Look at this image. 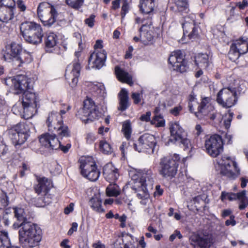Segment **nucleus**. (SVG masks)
<instances>
[{
  "label": "nucleus",
  "mask_w": 248,
  "mask_h": 248,
  "mask_svg": "<svg viewBox=\"0 0 248 248\" xmlns=\"http://www.w3.org/2000/svg\"><path fill=\"white\" fill-rule=\"evenodd\" d=\"M15 217L21 221L22 226L19 231V241L26 248H33L38 246L42 239L41 230L36 225L27 222L24 209L19 207L13 208Z\"/></svg>",
  "instance_id": "obj_1"
},
{
  "label": "nucleus",
  "mask_w": 248,
  "mask_h": 248,
  "mask_svg": "<svg viewBox=\"0 0 248 248\" xmlns=\"http://www.w3.org/2000/svg\"><path fill=\"white\" fill-rule=\"evenodd\" d=\"M131 187L135 191L140 204L145 205L151 203L148 189L152 188L154 181L153 172L150 169L141 170H131Z\"/></svg>",
  "instance_id": "obj_2"
},
{
  "label": "nucleus",
  "mask_w": 248,
  "mask_h": 248,
  "mask_svg": "<svg viewBox=\"0 0 248 248\" xmlns=\"http://www.w3.org/2000/svg\"><path fill=\"white\" fill-rule=\"evenodd\" d=\"M20 30L23 38L27 42L37 44L42 42L43 33L39 24L34 22H24L21 24Z\"/></svg>",
  "instance_id": "obj_3"
},
{
  "label": "nucleus",
  "mask_w": 248,
  "mask_h": 248,
  "mask_svg": "<svg viewBox=\"0 0 248 248\" xmlns=\"http://www.w3.org/2000/svg\"><path fill=\"white\" fill-rule=\"evenodd\" d=\"M58 5L48 2H41L37 7L38 17L45 26H51L56 21L58 15Z\"/></svg>",
  "instance_id": "obj_4"
},
{
  "label": "nucleus",
  "mask_w": 248,
  "mask_h": 248,
  "mask_svg": "<svg viewBox=\"0 0 248 248\" xmlns=\"http://www.w3.org/2000/svg\"><path fill=\"white\" fill-rule=\"evenodd\" d=\"M180 159V157L177 154L162 158L160 163V174L166 178L174 177L176 174Z\"/></svg>",
  "instance_id": "obj_5"
},
{
  "label": "nucleus",
  "mask_w": 248,
  "mask_h": 248,
  "mask_svg": "<svg viewBox=\"0 0 248 248\" xmlns=\"http://www.w3.org/2000/svg\"><path fill=\"white\" fill-rule=\"evenodd\" d=\"M81 174L91 181H96L100 175L95 162L92 157H82L79 159Z\"/></svg>",
  "instance_id": "obj_6"
},
{
  "label": "nucleus",
  "mask_w": 248,
  "mask_h": 248,
  "mask_svg": "<svg viewBox=\"0 0 248 248\" xmlns=\"http://www.w3.org/2000/svg\"><path fill=\"white\" fill-rule=\"evenodd\" d=\"M30 132L29 125L19 123L8 130L9 136L15 146L23 144L27 140Z\"/></svg>",
  "instance_id": "obj_7"
},
{
  "label": "nucleus",
  "mask_w": 248,
  "mask_h": 248,
  "mask_svg": "<svg viewBox=\"0 0 248 248\" xmlns=\"http://www.w3.org/2000/svg\"><path fill=\"white\" fill-rule=\"evenodd\" d=\"M76 115L83 121L87 123L97 119L100 113L96 109L93 101L90 98H87L84 100L83 107L78 111Z\"/></svg>",
  "instance_id": "obj_8"
},
{
  "label": "nucleus",
  "mask_w": 248,
  "mask_h": 248,
  "mask_svg": "<svg viewBox=\"0 0 248 248\" xmlns=\"http://www.w3.org/2000/svg\"><path fill=\"white\" fill-rule=\"evenodd\" d=\"M221 166L220 173L227 177L234 179L240 174V169L236 162L227 156H223L219 161Z\"/></svg>",
  "instance_id": "obj_9"
},
{
  "label": "nucleus",
  "mask_w": 248,
  "mask_h": 248,
  "mask_svg": "<svg viewBox=\"0 0 248 248\" xmlns=\"http://www.w3.org/2000/svg\"><path fill=\"white\" fill-rule=\"evenodd\" d=\"M217 101L223 108H229L236 103V91L235 88H225L217 93Z\"/></svg>",
  "instance_id": "obj_10"
},
{
  "label": "nucleus",
  "mask_w": 248,
  "mask_h": 248,
  "mask_svg": "<svg viewBox=\"0 0 248 248\" xmlns=\"http://www.w3.org/2000/svg\"><path fill=\"white\" fill-rule=\"evenodd\" d=\"M205 147L207 153L213 157H217L223 150V142L218 135L211 136L206 140Z\"/></svg>",
  "instance_id": "obj_11"
},
{
  "label": "nucleus",
  "mask_w": 248,
  "mask_h": 248,
  "mask_svg": "<svg viewBox=\"0 0 248 248\" xmlns=\"http://www.w3.org/2000/svg\"><path fill=\"white\" fill-rule=\"evenodd\" d=\"M156 143L155 138L153 135L145 133L140 137L134 146L135 150L139 152H144L149 149H152L154 151Z\"/></svg>",
  "instance_id": "obj_12"
},
{
  "label": "nucleus",
  "mask_w": 248,
  "mask_h": 248,
  "mask_svg": "<svg viewBox=\"0 0 248 248\" xmlns=\"http://www.w3.org/2000/svg\"><path fill=\"white\" fill-rule=\"evenodd\" d=\"M80 69V64L78 62H73L67 67L65 76L72 88L75 87L77 85Z\"/></svg>",
  "instance_id": "obj_13"
},
{
  "label": "nucleus",
  "mask_w": 248,
  "mask_h": 248,
  "mask_svg": "<svg viewBox=\"0 0 248 248\" xmlns=\"http://www.w3.org/2000/svg\"><path fill=\"white\" fill-rule=\"evenodd\" d=\"M168 61L175 71L183 73L187 70L186 62L180 51L173 52L170 56Z\"/></svg>",
  "instance_id": "obj_14"
},
{
  "label": "nucleus",
  "mask_w": 248,
  "mask_h": 248,
  "mask_svg": "<svg viewBox=\"0 0 248 248\" xmlns=\"http://www.w3.org/2000/svg\"><path fill=\"white\" fill-rule=\"evenodd\" d=\"M195 15L191 14L189 16L185 18V21L183 23L184 35L187 36L189 39H195L198 35V28L195 26Z\"/></svg>",
  "instance_id": "obj_15"
},
{
  "label": "nucleus",
  "mask_w": 248,
  "mask_h": 248,
  "mask_svg": "<svg viewBox=\"0 0 248 248\" xmlns=\"http://www.w3.org/2000/svg\"><path fill=\"white\" fill-rule=\"evenodd\" d=\"M106 56L107 53L104 50H96L89 59V67L98 69L101 68L104 64Z\"/></svg>",
  "instance_id": "obj_16"
},
{
  "label": "nucleus",
  "mask_w": 248,
  "mask_h": 248,
  "mask_svg": "<svg viewBox=\"0 0 248 248\" xmlns=\"http://www.w3.org/2000/svg\"><path fill=\"white\" fill-rule=\"evenodd\" d=\"M189 241L194 248H209L213 243L210 236L207 235L201 236L196 234L191 235Z\"/></svg>",
  "instance_id": "obj_17"
},
{
  "label": "nucleus",
  "mask_w": 248,
  "mask_h": 248,
  "mask_svg": "<svg viewBox=\"0 0 248 248\" xmlns=\"http://www.w3.org/2000/svg\"><path fill=\"white\" fill-rule=\"evenodd\" d=\"M13 84L16 94L23 93L28 90L31 89L29 79L25 76H17L14 78Z\"/></svg>",
  "instance_id": "obj_18"
},
{
  "label": "nucleus",
  "mask_w": 248,
  "mask_h": 248,
  "mask_svg": "<svg viewBox=\"0 0 248 248\" xmlns=\"http://www.w3.org/2000/svg\"><path fill=\"white\" fill-rule=\"evenodd\" d=\"M246 191L245 190L236 194L222 192L221 195V199L222 201H224L225 199H228L229 201L238 199L240 201L239 206V209L242 210L245 209L248 205V200L246 197Z\"/></svg>",
  "instance_id": "obj_19"
},
{
  "label": "nucleus",
  "mask_w": 248,
  "mask_h": 248,
  "mask_svg": "<svg viewBox=\"0 0 248 248\" xmlns=\"http://www.w3.org/2000/svg\"><path fill=\"white\" fill-rule=\"evenodd\" d=\"M210 98H204L198 106V111L195 112V116L199 119H206L213 111L214 107L210 102Z\"/></svg>",
  "instance_id": "obj_20"
},
{
  "label": "nucleus",
  "mask_w": 248,
  "mask_h": 248,
  "mask_svg": "<svg viewBox=\"0 0 248 248\" xmlns=\"http://www.w3.org/2000/svg\"><path fill=\"white\" fill-rule=\"evenodd\" d=\"M39 141L42 146L50 149H57L61 146L60 141L55 134L46 133L42 135L39 138Z\"/></svg>",
  "instance_id": "obj_21"
},
{
  "label": "nucleus",
  "mask_w": 248,
  "mask_h": 248,
  "mask_svg": "<svg viewBox=\"0 0 248 248\" xmlns=\"http://www.w3.org/2000/svg\"><path fill=\"white\" fill-rule=\"evenodd\" d=\"M22 52V47L20 45L14 42L12 43L10 48L7 50L3 55V58L5 61L11 62L14 66Z\"/></svg>",
  "instance_id": "obj_22"
},
{
  "label": "nucleus",
  "mask_w": 248,
  "mask_h": 248,
  "mask_svg": "<svg viewBox=\"0 0 248 248\" xmlns=\"http://www.w3.org/2000/svg\"><path fill=\"white\" fill-rule=\"evenodd\" d=\"M152 25L151 18L149 17L148 22L143 23L140 29V41L145 45H147L153 39V32L150 30Z\"/></svg>",
  "instance_id": "obj_23"
},
{
  "label": "nucleus",
  "mask_w": 248,
  "mask_h": 248,
  "mask_svg": "<svg viewBox=\"0 0 248 248\" xmlns=\"http://www.w3.org/2000/svg\"><path fill=\"white\" fill-rule=\"evenodd\" d=\"M169 126L170 135L169 141L175 143L179 139L182 138V136L184 135V130L178 122H170Z\"/></svg>",
  "instance_id": "obj_24"
},
{
  "label": "nucleus",
  "mask_w": 248,
  "mask_h": 248,
  "mask_svg": "<svg viewBox=\"0 0 248 248\" xmlns=\"http://www.w3.org/2000/svg\"><path fill=\"white\" fill-rule=\"evenodd\" d=\"M62 123V116L56 111L50 113L46 119V124L49 131H54Z\"/></svg>",
  "instance_id": "obj_25"
},
{
  "label": "nucleus",
  "mask_w": 248,
  "mask_h": 248,
  "mask_svg": "<svg viewBox=\"0 0 248 248\" xmlns=\"http://www.w3.org/2000/svg\"><path fill=\"white\" fill-rule=\"evenodd\" d=\"M22 109L23 110V114H22L21 111H17L18 105L16 104L13 106L12 111L16 115H20L25 119H29L31 118L34 115L36 111L35 107L36 105H22Z\"/></svg>",
  "instance_id": "obj_26"
},
{
  "label": "nucleus",
  "mask_w": 248,
  "mask_h": 248,
  "mask_svg": "<svg viewBox=\"0 0 248 248\" xmlns=\"http://www.w3.org/2000/svg\"><path fill=\"white\" fill-rule=\"evenodd\" d=\"M38 184L34 186L35 192L40 194L41 193L46 194L51 187H53L52 181L45 177L39 178Z\"/></svg>",
  "instance_id": "obj_27"
},
{
  "label": "nucleus",
  "mask_w": 248,
  "mask_h": 248,
  "mask_svg": "<svg viewBox=\"0 0 248 248\" xmlns=\"http://www.w3.org/2000/svg\"><path fill=\"white\" fill-rule=\"evenodd\" d=\"M58 40V37L54 32L47 33L45 39L46 51L52 52L57 47Z\"/></svg>",
  "instance_id": "obj_28"
},
{
  "label": "nucleus",
  "mask_w": 248,
  "mask_h": 248,
  "mask_svg": "<svg viewBox=\"0 0 248 248\" xmlns=\"http://www.w3.org/2000/svg\"><path fill=\"white\" fill-rule=\"evenodd\" d=\"M115 70L116 75L119 81L126 83L130 86L133 85L132 78L130 74L118 66L115 67Z\"/></svg>",
  "instance_id": "obj_29"
},
{
  "label": "nucleus",
  "mask_w": 248,
  "mask_h": 248,
  "mask_svg": "<svg viewBox=\"0 0 248 248\" xmlns=\"http://www.w3.org/2000/svg\"><path fill=\"white\" fill-rule=\"evenodd\" d=\"M139 7L142 13L150 14L153 12L155 7L154 0H140Z\"/></svg>",
  "instance_id": "obj_30"
},
{
  "label": "nucleus",
  "mask_w": 248,
  "mask_h": 248,
  "mask_svg": "<svg viewBox=\"0 0 248 248\" xmlns=\"http://www.w3.org/2000/svg\"><path fill=\"white\" fill-rule=\"evenodd\" d=\"M196 64L202 69H207L211 65L209 60V56L204 53L199 54L195 57Z\"/></svg>",
  "instance_id": "obj_31"
},
{
  "label": "nucleus",
  "mask_w": 248,
  "mask_h": 248,
  "mask_svg": "<svg viewBox=\"0 0 248 248\" xmlns=\"http://www.w3.org/2000/svg\"><path fill=\"white\" fill-rule=\"evenodd\" d=\"M16 9L0 8V21L8 23L15 16Z\"/></svg>",
  "instance_id": "obj_32"
},
{
  "label": "nucleus",
  "mask_w": 248,
  "mask_h": 248,
  "mask_svg": "<svg viewBox=\"0 0 248 248\" xmlns=\"http://www.w3.org/2000/svg\"><path fill=\"white\" fill-rule=\"evenodd\" d=\"M232 45L241 54L248 52V38H240L236 40Z\"/></svg>",
  "instance_id": "obj_33"
},
{
  "label": "nucleus",
  "mask_w": 248,
  "mask_h": 248,
  "mask_svg": "<svg viewBox=\"0 0 248 248\" xmlns=\"http://www.w3.org/2000/svg\"><path fill=\"white\" fill-rule=\"evenodd\" d=\"M119 106L118 109L123 111L127 109L129 105L127 91L124 89H122L119 94Z\"/></svg>",
  "instance_id": "obj_34"
},
{
  "label": "nucleus",
  "mask_w": 248,
  "mask_h": 248,
  "mask_svg": "<svg viewBox=\"0 0 248 248\" xmlns=\"http://www.w3.org/2000/svg\"><path fill=\"white\" fill-rule=\"evenodd\" d=\"M23 94L22 105H36V98L34 93L28 90Z\"/></svg>",
  "instance_id": "obj_35"
},
{
  "label": "nucleus",
  "mask_w": 248,
  "mask_h": 248,
  "mask_svg": "<svg viewBox=\"0 0 248 248\" xmlns=\"http://www.w3.org/2000/svg\"><path fill=\"white\" fill-rule=\"evenodd\" d=\"M32 61L31 55L25 51H22L18 59H16V62L14 63L15 68H17L22 66L24 63H29Z\"/></svg>",
  "instance_id": "obj_36"
},
{
  "label": "nucleus",
  "mask_w": 248,
  "mask_h": 248,
  "mask_svg": "<svg viewBox=\"0 0 248 248\" xmlns=\"http://www.w3.org/2000/svg\"><path fill=\"white\" fill-rule=\"evenodd\" d=\"M91 208L98 213H103L105 210L102 207V201L99 197H93L90 200Z\"/></svg>",
  "instance_id": "obj_37"
},
{
  "label": "nucleus",
  "mask_w": 248,
  "mask_h": 248,
  "mask_svg": "<svg viewBox=\"0 0 248 248\" xmlns=\"http://www.w3.org/2000/svg\"><path fill=\"white\" fill-rule=\"evenodd\" d=\"M10 198H14L13 193L10 192L7 195L6 193L0 189V202L2 207H5L8 205Z\"/></svg>",
  "instance_id": "obj_38"
},
{
  "label": "nucleus",
  "mask_w": 248,
  "mask_h": 248,
  "mask_svg": "<svg viewBox=\"0 0 248 248\" xmlns=\"http://www.w3.org/2000/svg\"><path fill=\"white\" fill-rule=\"evenodd\" d=\"M59 137H68L70 136V132L67 125L62 123L55 130Z\"/></svg>",
  "instance_id": "obj_39"
},
{
  "label": "nucleus",
  "mask_w": 248,
  "mask_h": 248,
  "mask_svg": "<svg viewBox=\"0 0 248 248\" xmlns=\"http://www.w3.org/2000/svg\"><path fill=\"white\" fill-rule=\"evenodd\" d=\"M174 2L179 12L187 13L189 10L187 0H174Z\"/></svg>",
  "instance_id": "obj_40"
},
{
  "label": "nucleus",
  "mask_w": 248,
  "mask_h": 248,
  "mask_svg": "<svg viewBox=\"0 0 248 248\" xmlns=\"http://www.w3.org/2000/svg\"><path fill=\"white\" fill-rule=\"evenodd\" d=\"M106 193L108 196L116 197L120 194V188L115 184H109L106 188Z\"/></svg>",
  "instance_id": "obj_41"
},
{
  "label": "nucleus",
  "mask_w": 248,
  "mask_h": 248,
  "mask_svg": "<svg viewBox=\"0 0 248 248\" xmlns=\"http://www.w3.org/2000/svg\"><path fill=\"white\" fill-rule=\"evenodd\" d=\"M10 245L7 232H0V248H8Z\"/></svg>",
  "instance_id": "obj_42"
},
{
  "label": "nucleus",
  "mask_w": 248,
  "mask_h": 248,
  "mask_svg": "<svg viewBox=\"0 0 248 248\" xmlns=\"http://www.w3.org/2000/svg\"><path fill=\"white\" fill-rule=\"evenodd\" d=\"M122 130L124 137L127 139H129L132 132L131 123L129 121H126L123 122Z\"/></svg>",
  "instance_id": "obj_43"
},
{
  "label": "nucleus",
  "mask_w": 248,
  "mask_h": 248,
  "mask_svg": "<svg viewBox=\"0 0 248 248\" xmlns=\"http://www.w3.org/2000/svg\"><path fill=\"white\" fill-rule=\"evenodd\" d=\"M99 148L100 151L105 154H109L112 152V148L111 145L105 140L100 141Z\"/></svg>",
  "instance_id": "obj_44"
},
{
  "label": "nucleus",
  "mask_w": 248,
  "mask_h": 248,
  "mask_svg": "<svg viewBox=\"0 0 248 248\" xmlns=\"http://www.w3.org/2000/svg\"><path fill=\"white\" fill-rule=\"evenodd\" d=\"M84 2V0H65V2L69 7L78 10L80 8Z\"/></svg>",
  "instance_id": "obj_45"
},
{
  "label": "nucleus",
  "mask_w": 248,
  "mask_h": 248,
  "mask_svg": "<svg viewBox=\"0 0 248 248\" xmlns=\"http://www.w3.org/2000/svg\"><path fill=\"white\" fill-rule=\"evenodd\" d=\"M198 106H200V105L198 103L195 96L191 95L189 96L188 102V108L190 111L195 113V112H196L195 111L196 108H197V111H198Z\"/></svg>",
  "instance_id": "obj_46"
},
{
  "label": "nucleus",
  "mask_w": 248,
  "mask_h": 248,
  "mask_svg": "<svg viewBox=\"0 0 248 248\" xmlns=\"http://www.w3.org/2000/svg\"><path fill=\"white\" fill-rule=\"evenodd\" d=\"M131 237L130 235H126L119 237L114 243V247L115 248H123L124 242L128 241L129 239H131Z\"/></svg>",
  "instance_id": "obj_47"
},
{
  "label": "nucleus",
  "mask_w": 248,
  "mask_h": 248,
  "mask_svg": "<svg viewBox=\"0 0 248 248\" xmlns=\"http://www.w3.org/2000/svg\"><path fill=\"white\" fill-rule=\"evenodd\" d=\"M241 54L239 53L238 50L235 48L234 46L232 45L230 50L228 53L229 59L232 61H235L239 57Z\"/></svg>",
  "instance_id": "obj_48"
},
{
  "label": "nucleus",
  "mask_w": 248,
  "mask_h": 248,
  "mask_svg": "<svg viewBox=\"0 0 248 248\" xmlns=\"http://www.w3.org/2000/svg\"><path fill=\"white\" fill-rule=\"evenodd\" d=\"M0 8L16 9V2L14 0H0Z\"/></svg>",
  "instance_id": "obj_49"
},
{
  "label": "nucleus",
  "mask_w": 248,
  "mask_h": 248,
  "mask_svg": "<svg viewBox=\"0 0 248 248\" xmlns=\"http://www.w3.org/2000/svg\"><path fill=\"white\" fill-rule=\"evenodd\" d=\"M151 123L155 124L157 127H163L165 125V121L163 118L159 115L155 116Z\"/></svg>",
  "instance_id": "obj_50"
},
{
  "label": "nucleus",
  "mask_w": 248,
  "mask_h": 248,
  "mask_svg": "<svg viewBox=\"0 0 248 248\" xmlns=\"http://www.w3.org/2000/svg\"><path fill=\"white\" fill-rule=\"evenodd\" d=\"M116 169L111 163H108L106 165L103 169V174L104 176H109L110 173H112L115 171Z\"/></svg>",
  "instance_id": "obj_51"
},
{
  "label": "nucleus",
  "mask_w": 248,
  "mask_h": 248,
  "mask_svg": "<svg viewBox=\"0 0 248 248\" xmlns=\"http://www.w3.org/2000/svg\"><path fill=\"white\" fill-rule=\"evenodd\" d=\"M232 113L228 112V113H226L225 115L222 118V119H224L223 123L224 126L226 129L229 128L230 126L231 122L232 120Z\"/></svg>",
  "instance_id": "obj_52"
},
{
  "label": "nucleus",
  "mask_w": 248,
  "mask_h": 248,
  "mask_svg": "<svg viewBox=\"0 0 248 248\" xmlns=\"http://www.w3.org/2000/svg\"><path fill=\"white\" fill-rule=\"evenodd\" d=\"M8 151V148L3 142V138L0 136V156L6 155Z\"/></svg>",
  "instance_id": "obj_53"
},
{
  "label": "nucleus",
  "mask_w": 248,
  "mask_h": 248,
  "mask_svg": "<svg viewBox=\"0 0 248 248\" xmlns=\"http://www.w3.org/2000/svg\"><path fill=\"white\" fill-rule=\"evenodd\" d=\"M95 16L93 14H92L90 16L85 19L84 22L89 27L93 28L94 25Z\"/></svg>",
  "instance_id": "obj_54"
},
{
  "label": "nucleus",
  "mask_w": 248,
  "mask_h": 248,
  "mask_svg": "<svg viewBox=\"0 0 248 248\" xmlns=\"http://www.w3.org/2000/svg\"><path fill=\"white\" fill-rule=\"evenodd\" d=\"M128 12V5L126 1H124L123 5L122 7L121 16H122V22L124 19L126 14Z\"/></svg>",
  "instance_id": "obj_55"
},
{
  "label": "nucleus",
  "mask_w": 248,
  "mask_h": 248,
  "mask_svg": "<svg viewBox=\"0 0 248 248\" xmlns=\"http://www.w3.org/2000/svg\"><path fill=\"white\" fill-rule=\"evenodd\" d=\"M177 142L181 143L182 144H183L186 148H188L191 146L189 140L185 138L184 135L182 136V138L178 140Z\"/></svg>",
  "instance_id": "obj_56"
},
{
  "label": "nucleus",
  "mask_w": 248,
  "mask_h": 248,
  "mask_svg": "<svg viewBox=\"0 0 248 248\" xmlns=\"http://www.w3.org/2000/svg\"><path fill=\"white\" fill-rule=\"evenodd\" d=\"M119 177V173L118 172V170L116 169L115 171L112 173H110L109 176H105V178L108 181H115L118 179Z\"/></svg>",
  "instance_id": "obj_57"
},
{
  "label": "nucleus",
  "mask_w": 248,
  "mask_h": 248,
  "mask_svg": "<svg viewBox=\"0 0 248 248\" xmlns=\"http://www.w3.org/2000/svg\"><path fill=\"white\" fill-rule=\"evenodd\" d=\"M141 94L137 93H133L131 98L133 99L135 104H138L141 100Z\"/></svg>",
  "instance_id": "obj_58"
},
{
  "label": "nucleus",
  "mask_w": 248,
  "mask_h": 248,
  "mask_svg": "<svg viewBox=\"0 0 248 248\" xmlns=\"http://www.w3.org/2000/svg\"><path fill=\"white\" fill-rule=\"evenodd\" d=\"M182 110V107L181 106L175 107L170 110V112L172 115L176 116L179 114L180 112Z\"/></svg>",
  "instance_id": "obj_59"
},
{
  "label": "nucleus",
  "mask_w": 248,
  "mask_h": 248,
  "mask_svg": "<svg viewBox=\"0 0 248 248\" xmlns=\"http://www.w3.org/2000/svg\"><path fill=\"white\" fill-rule=\"evenodd\" d=\"M151 115V112L147 111L145 114H143L140 116V120L144 122H149L150 120Z\"/></svg>",
  "instance_id": "obj_60"
},
{
  "label": "nucleus",
  "mask_w": 248,
  "mask_h": 248,
  "mask_svg": "<svg viewBox=\"0 0 248 248\" xmlns=\"http://www.w3.org/2000/svg\"><path fill=\"white\" fill-rule=\"evenodd\" d=\"M176 237H178L179 239H181L183 236L181 234L180 231L176 230L173 234H172L170 237V240L171 241H173Z\"/></svg>",
  "instance_id": "obj_61"
},
{
  "label": "nucleus",
  "mask_w": 248,
  "mask_h": 248,
  "mask_svg": "<svg viewBox=\"0 0 248 248\" xmlns=\"http://www.w3.org/2000/svg\"><path fill=\"white\" fill-rule=\"evenodd\" d=\"M146 205H148V207L146 209L145 211L149 215L153 214L155 212V207L152 203V201L151 200V203Z\"/></svg>",
  "instance_id": "obj_62"
},
{
  "label": "nucleus",
  "mask_w": 248,
  "mask_h": 248,
  "mask_svg": "<svg viewBox=\"0 0 248 248\" xmlns=\"http://www.w3.org/2000/svg\"><path fill=\"white\" fill-rule=\"evenodd\" d=\"M17 7L21 11H25L26 9V6L23 1L22 0H17L16 1Z\"/></svg>",
  "instance_id": "obj_63"
},
{
  "label": "nucleus",
  "mask_w": 248,
  "mask_h": 248,
  "mask_svg": "<svg viewBox=\"0 0 248 248\" xmlns=\"http://www.w3.org/2000/svg\"><path fill=\"white\" fill-rule=\"evenodd\" d=\"M132 238L129 239L127 242H124L123 248H136V246L131 241Z\"/></svg>",
  "instance_id": "obj_64"
}]
</instances>
